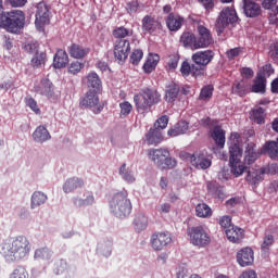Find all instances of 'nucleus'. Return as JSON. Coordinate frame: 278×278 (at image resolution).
<instances>
[{
    "label": "nucleus",
    "instance_id": "obj_1",
    "mask_svg": "<svg viewBox=\"0 0 278 278\" xmlns=\"http://www.w3.org/2000/svg\"><path fill=\"white\" fill-rule=\"evenodd\" d=\"M214 50H202L193 53L191 60L194 64H190L188 61L181 63L180 73L182 77H203L207 65L214 60Z\"/></svg>",
    "mask_w": 278,
    "mask_h": 278
},
{
    "label": "nucleus",
    "instance_id": "obj_2",
    "mask_svg": "<svg viewBox=\"0 0 278 278\" xmlns=\"http://www.w3.org/2000/svg\"><path fill=\"white\" fill-rule=\"evenodd\" d=\"M31 244L25 236L7 239L2 243L1 255L7 262H21L29 255Z\"/></svg>",
    "mask_w": 278,
    "mask_h": 278
},
{
    "label": "nucleus",
    "instance_id": "obj_3",
    "mask_svg": "<svg viewBox=\"0 0 278 278\" xmlns=\"http://www.w3.org/2000/svg\"><path fill=\"white\" fill-rule=\"evenodd\" d=\"M0 28L9 34H21V30L25 28V12L21 10L5 12L3 0H0Z\"/></svg>",
    "mask_w": 278,
    "mask_h": 278
},
{
    "label": "nucleus",
    "instance_id": "obj_4",
    "mask_svg": "<svg viewBox=\"0 0 278 278\" xmlns=\"http://www.w3.org/2000/svg\"><path fill=\"white\" fill-rule=\"evenodd\" d=\"M160 101H162V96L157 90L151 88L142 89L134 96V103L139 114H144L150 108L157 105Z\"/></svg>",
    "mask_w": 278,
    "mask_h": 278
},
{
    "label": "nucleus",
    "instance_id": "obj_5",
    "mask_svg": "<svg viewBox=\"0 0 278 278\" xmlns=\"http://www.w3.org/2000/svg\"><path fill=\"white\" fill-rule=\"evenodd\" d=\"M110 208L117 218H127L131 214V200L127 190L116 192L110 201Z\"/></svg>",
    "mask_w": 278,
    "mask_h": 278
},
{
    "label": "nucleus",
    "instance_id": "obj_6",
    "mask_svg": "<svg viewBox=\"0 0 278 278\" xmlns=\"http://www.w3.org/2000/svg\"><path fill=\"white\" fill-rule=\"evenodd\" d=\"M148 155L161 170H170L177 166V160L170 157L167 149H151Z\"/></svg>",
    "mask_w": 278,
    "mask_h": 278
},
{
    "label": "nucleus",
    "instance_id": "obj_7",
    "mask_svg": "<svg viewBox=\"0 0 278 278\" xmlns=\"http://www.w3.org/2000/svg\"><path fill=\"white\" fill-rule=\"evenodd\" d=\"M187 236L190 238L193 247H207L212 242V238L203 226H193L187 229Z\"/></svg>",
    "mask_w": 278,
    "mask_h": 278
},
{
    "label": "nucleus",
    "instance_id": "obj_8",
    "mask_svg": "<svg viewBox=\"0 0 278 278\" xmlns=\"http://www.w3.org/2000/svg\"><path fill=\"white\" fill-rule=\"evenodd\" d=\"M237 22H238V14L236 13L235 9L226 8L222 10L215 24L217 36H220V34L225 31L228 25H233V23H237Z\"/></svg>",
    "mask_w": 278,
    "mask_h": 278
},
{
    "label": "nucleus",
    "instance_id": "obj_9",
    "mask_svg": "<svg viewBox=\"0 0 278 278\" xmlns=\"http://www.w3.org/2000/svg\"><path fill=\"white\" fill-rule=\"evenodd\" d=\"M79 105L81 108H94L93 114H101L105 108L104 103L99 102V91H92V89H89L86 94L80 98Z\"/></svg>",
    "mask_w": 278,
    "mask_h": 278
},
{
    "label": "nucleus",
    "instance_id": "obj_10",
    "mask_svg": "<svg viewBox=\"0 0 278 278\" xmlns=\"http://www.w3.org/2000/svg\"><path fill=\"white\" fill-rule=\"evenodd\" d=\"M51 23V11L47 2L41 1L36 5L35 25L37 29H43L46 25Z\"/></svg>",
    "mask_w": 278,
    "mask_h": 278
},
{
    "label": "nucleus",
    "instance_id": "obj_11",
    "mask_svg": "<svg viewBox=\"0 0 278 278\" xmlns=\"http://www.w3.org/2000/svg\"><path fill=\"white\" fill-rule=\"evenodd\" d=\"M131 51V45L128 39H117L114 45V58L118 64H123L127 58H129V52Z\"/></svg>",
    "mask_w": 278,
    "mask_h": 278
},
{
    "label": "nucleus",
    "instance_id": "obj_12",
    "mask_svg": "<svg viewBox=\"0 0 278 278\" xmlns=\"http://www.w3.org/2000/svg\"><path fill=\"white\" fill-rule=\"evenodd\" d=\"M197 31L198 49H207V47H212V45H214V37H212V31L207 27L198 25Z\"/></svg>",
    "mask_w": 278,
    "mask_h": 278
},
{
    "label": "nucleus",
    "instance_id": "obj_13",
    "mask_svg": "<svg viewBox=\"0 0 278 278\" xmlns=\"http://www.w3.org/2000/svg\"><path fill=\"white\" fill-rule=\"evenodd\" d=\"M150 242L154 251H162L173 242V237L168 232H154L151 236Z\"/></svg>",
    "mask_w": 278,
    "mask_h": 278
},
{
    "label": "nucleus",
    "instance_id": "obj_14",
    "mask_svg": "<svg viewBox=\"0 0 278 278\" xmlns=\"http://www.w3.org/2000/svg\"><path fill=\"white\" fill-rule=\"evenodd\" d=\"M237 262L239 266L245 268L247 266H253V262H255V255L253 249L243 248L237 253Z\"/></svg>",
    "mask_w": 278,
    "mask_h": 278
},
{
    "label": "nucleus",
    "instance_id": "obj_15",
    "mask_svg": "<svg viewBox=\"0 0 278 278\" xmlns=\"http://www.w3.org/2000/svg\"><path fill=\"white\" fill-rule=\"evenodd\" d=\"M243 13L248 18L262 16V5L253 0H243Z\"/></svg>",
    "mask_w": 278,
    "mask_h": 278
},
{
    "label": "nucleus",
    "instance_id": "obj_16",
    "mask_svg": "<svg viewBox=\"0 0 278 278\" xmlns=\"http://www.w3.org/2000/svg\"><path fill=\"white\" fill-rule=\"evenodd\" d=\"M75 207H89L94 205V193L92 191L85 190L83 195L75 197L73 199Z\"/></svg>",
    "mask_w": 278,
    "mask_h": 278
},
{
    "label": "nucleus",
    "instance_id": "obj_17",
    "mask_svg": "<svg viewBox=\"0 0 278 278\" xmlns=\"http://www.w3.org/2000/svg\"><path fill=\"white\" fill-rule=\"evenodd\" d=\"M141 23L142 31L147 34H154L157 29H162V23L151 15L143 16Z\"/></svg>",
    "mask_w": 278,
    "mask_h": 278
},
{
    "label": "nucleus",
    "instance_id": "obj_18",
    "mask_svg": "<svg viewBox=\"0 0 278 278\" xmlns=\"http://www.w3.org/2000/svg\"><path fill=\"white\" fill-rule=\"evenodd\" d=\"M190 163L194 168H201L202 170H206V168H210L212 166V161L207 157H205V154L203 153H194L189 156Z\"/></svg>",
    "mask_w": 278,
    "mask_h": 278
},
{
    "label": "nucleus",
    "instance_id": "obj_19",
    "mask_svg": "<svg viewBox=\"0 0 278 278\" xmlns=\"http://www.w3.org/2000/svg\"><path fill=\"white\" fill-rule=\"evenodd\" d=\"M184 17L175 13H169L165 20L167 29H169V31H179V29H181V27L184 26Z\"/></svg>",
    "mask_w": 278,
    "mask_h": 278
},
{
    "label": "nucleus",
    "instance_id": "obj_20",
    "mask_svg": "<svg viewBox=\"0 0 278 278\" xmlns=\"http://www.w3.org/2000/svg\"><path fill=\"white\" fill-rule=\"evenodd\" d=\"M85 79L87 87L92 90V92H100L102 90L103 83L101 81V78L97 72L89 73Z\"/></svg>",
    "mask_w": 278,
    "mask_h": 278
},
{
    "label": "nucleus",
    "instance_id": "obj_21",
    "mask_svg": "<svg viewBox=\"0 0 278 278\" xmlns=\"http://www.w3.org/2000/svg\"><path fill=\"white\" fill-rule=\"evenodd\" d=\"M180 42L185 49H192V51H195L199 49L197 43V35L191 31H185L180 36Z\"/></svg>",
    "mask_w": 278,
    "mask_h": 278
},
{
    "label": "nucleus",
    "instance_id": "obj_22",
    "mask_svg": "<svg viewBox=\"0 0 278 278\" xmlns=\"http://www.w3.org/2000/svg\"><path fill=\"white\" fill-rule=\"evenodd\" d=\"M67 51L71 55V58H74L75 60H84L88 53H90V48H84L83 46H79L78 43H72Z\"/></svg>",
    "mask_w": 278,
    "mask_h": 278
},
{
    "label": "nucleus",
    "instance_id": "obj_23",
    "mask_svg": "<svg viewBox=\"0 0 278 278\" xmlns=\"http://www.w3.org/2000/svg\"><path fill=\"white\" fill-rule=\"evenodd\" d=\"M264 175H266V168L248 170L245 181L251 186H257L261 181H264Z\"/></svg>",
    "mask_w": 278,
    "mask_h": 278
},
{
    "label": "nucleus",
    "instance_id": "obj_24",
    "mask_svg": "<svg viewBox=\"0 0 278 278\" xmlns=\"http://www.w3.org/2000/svg\"><path fill=\"white\" fill-rule=\"evenodd\" d=\"M226 237L229 242L239 244L244 239V230L238 226H231V228L226 229Z\"/></svg>",
    "mask_w": 278,
    "mask_h": 278
},
{
    "label": "nucleus",
    "instance_id": "obj_25",
    "mask_svg": "<svg viewBox=\"0 0 278 278\" xmlns=\"http://www.w3.org/2000/svg\"><path fill=\"white\" fill-rule=\"evenodd\" d=\"M84 186H85L84 179L79 177H72L64 182L63 191L66 194H70V192H75L77 188H84Z\"/></svg>",
    "mask_w": 278,
    "mask_h": 278
},
{
    "label": "nucleus",
    "instance_id": "obj_26",
    "mask_svg": "<svg viewBox=\"0 0 278 278\" xmlns=\"http://www.w3.org/2000/svg\"><path fill=\"white\" fill-rule=\"evenodd\" d=\"M157 64H160V56L155 53H150L142 66L143 73L151 75L157 67Z\"/></svg>",
    "mask_w": 278,
    "mask_h": 278
},
{
    "label": "nucleus",
    "instance_id": "obj_27",
    "mask_svg": "<svg viewBox=\"0 0 278 278\" xmlns=\"http://www.w3.org/2000/svg\"><path fill=\"white\" fill-rule=\"evenodd\" d=\"M164 140V136L162 135V130L157 128H152L146 135V141L149 146L157 147L160 142Z\"/></svg>",
    "mask_w": 278,
    "mask_h": 278
},
{
    "label": "nucleus",
    "instance_id": "obj_28",
    "mask_svg": "<svg viewBox=\"0 0 278 278\" xmlns=\"http://www.w3.org/2000/svg\"><path fill=\"white\" fill-rule=\"evenodd\" d=\"M188 129H190V124H188L186 121H180L174 127H172L167 134L170 136V138H177V136H184Z\"/></svg>",
    "mask_w": 278,
    "mask_h": 278
},
{
    "label": "nucleus",
    "instance_id": "obj_29",
    "mask_svg": "<svg viewBox=\"0 0 278 278\" xmlns=\"http://www.w3.org/2000/svg\"><path fill=\"white\" fill-rule=\"evenodd\" d=\"M211 138L214 140L216 147L223 149L225 147V130L220 126H215L211 130Z\"/></svg>",
    "mask_w": 278,
    "mask_h": 278
},
{
    "label": "nucleus",
    "instance_id": "obj_30",
    "mask_svg": "<svg viewBox=\"0 0 278 278\" xmlns=\"http://www.w3.org/2000/svg\"><path fill=\"white\" fill-rule=\"evenodd\" d=\"M66 64H68V54L64 50H58L53 59L54 68H66Z\"/></svg>",
    "mask_w": 278,
    "mask_h": 278
},
{
    "label": "nucleus",
    "instance_id": "obj_31",
    "mask_svg": "<svg viewBox=\"0 0 278 278\" xmlns=\"http://www.w3.org/2000/svg\"><path fill=\"white\" fill-rule=\"evenodd\" d=\"M33 138L35 142H47V140H51V134L45 126H38L36 130L33 132Z\"/></svg>",
    "mask_w": 278,
    "mask_h": 278
},
{
    "label": "nucleus",
    "instance_id": "obj_32",
    "mask_svg": "<svg viewBox=\"0 0 278 278\" xmlns=\"http://www.w3.org/2000/svg\"><path fill=\"white\" fill-rule=\"evenodd\" d=\"M177 97H179V87L177 84H170L167 86L165 91V100L167 103H174L176 101Z\"/></svg>",
    "mask_w": 278,
    "mask_h": 278
},
{
    "label": "nucleus",
    "instance_id": "obj_33",
    "mask_svg": "<svg viewBox=\"0 0 278 278\" xmlns=\"http://www.w3.org/2000/svg\"><path fill=\"white\" fill-rule=\"evenodd\" d=\"M251 92H255V93L261 92L262 94H264V92H266V78H264L263 76H258L256 74L254 84L251 87Z\"/></svg>",
    "mask_w": 278,
    "mask_h": 278
},
{
    "label": "nucleus",
    "instance_id": "obj_34",
    "mask_svg": "<svg viewBox=\"0 0 278 278\" xmlns=\"http://www.w3.org/2000/svg\"><path fill=\"white\" fill-rule=\"evenodd\" d=\"M195 216L198 218H212V207L206 203H200L195 206Z\"/></svg>",
    "mask_w": 278,
    "mask_h": 278
},
{
    "label": "nucleus",
    "instance_id": "obj_35",
    "mask_svg": "<svg viewBox=\"0 0 278 278\" xmlns=\"http://www.w3.org/2000/svg\"><path fill=\"white\" fill-rule=\"evenodd\" d=\"M134 227L137 231H144L149 227V218L144 214H137L134 220Z\"/></svg>",
    "mask_w": 278,
    "mask_h": 278
},
{
    "label": "nucleus",
    "instance_id": "obj_36",
    "mask_svg": "<svg viewBox=\"0 0 278 278\" xmlns=\"http://www.w3.org/2000/svg\"><path fill=\"white\" fill-rule=\"evenodd\" d=\"M45 64H47V52H37L30 60L33 68H40V66H45Z\"/></svg>",
    "mask_w": 278,
    "mask_h": 278
},
{
    "label": "nucleus",
    "instance_id": "obj_37",
    "mask_svg": "<svg viewBox=\"0 0 278 278\" xmlns=\"http://www.w3.org/2000/svg\"><path fill=\"white\" fill-rule=\"evenodd\" d=\"M264 151L267 152V154L269 155V157L271 160H275L278 157V138L276 141H267L264 144Z\"/></svg>",
    "mask_w": 278,
    "mask_h": 278
},
{
    "label": "nucleus",
    "instance_id": "obj_38",
    "mask_svg": "<svg viewBox=\"0 0 278 278\" xmlns=\"http://www.w3.org/2000/svg\"><path fill=\"white\" fill-rule=\"evenodd\" d=\"M229 164H236V162H240V157H242V150L240 149V146H238V143L229 147Z\"/></svg>",
    "mask_w": 278,
    "mask_h": 278
},
{
    "label": "nucleus",
    "instance_id": "obj_39",
    "mask_svg": "<svg viewBox=\"0 0 278 278\" xmlns=\"http://www.w3.org/2000/svg\"><path fill=\"white\" fill-rule=\"evenodd\" d=\"M129 36H134V30L127 29L125 26H119L113 30V37L116 40H125Z\"/></svg>",
    "mask_w": 278,
    "mask_h": 278
},
{
    "label": "nucleus",
    "instance_id": "obj_40",
    "mask_svg": "<svg viewBox=\"0 0 278 278\" xmlns=\"http://www.w3.org/2000/svg\"><path fill=\"white\" fill-rule=\"evenodd\" d=\"M251 118L254 121V123H257V125H264L266 114L264 113V108L258 106L254 110H252Z\"/></svg>",
    "mask_w": 278,
    "mask_h": 278
},
{
    "label": "nucleus",
    "instance_id": "obj_41",
    "mask_svg": "<svg viewBox=\"0 0 278 278\" xmlns=\"http://www.w3.org/2000/svg\"><path fill=\"white\" fill-rule=\"evenodd\" d=\"M47 202V195L40 191H36L31 195V210L40 207Z\"/></svg>",
    "mask_w": 278,
    "mask_h": 278
},
{
    "label": "nucleus",
    "instance_id": "obj_42",
    "mask_svg": "<svg viewBox=\"0 0 278 278\" xmlns=\"http://www.w3.org/2000/svg\"><path fill=\"white\" fill-rule=\"evenodd\" d=\"M53 83H51V80L47 78L41 79L40 94H43L45 97H53Z\"/></svg>",
    "mask_w": 278,
    "mask_h": 278
},
{
    "label": "nucleus",
    "instance_id": "obj_43",
    "mask_svg": "<svg viewBox=\"0 0 278 278\" xmlns=\"http://www.w3.org/2000/svg\"><path fill=\"white\" fill-rule=\"evenodd\" d=\"M275 244V237L273 235H265L263 242L261 243V251L266 255L270 252V248Z\"/></svg>",
    "mask_w": 278,
    "mask_h": 278
},
{
    "label": "nucleus",
    "instance_id": "obj_44",
    "mask_svg": "<svg viewBox=\"0 0 278 278\" xmlns=\"http://www.w3.org/2000/svg\"><path fill=\"white\" fill-rule=\"evenodd\" d=\"M213 94H214V86L206 85L201 89L199 100L200 101H210V99H212Z\"/></svg>",
    "mask_w": 278,
    "mask_h": 278
},
{
    "label": "nucleus",
    "instance_id": "obj_45",
    "mask_svg": "<svg viewBox=\"0 0 278 278\" xmlns=\"http://www.w3.org/2000/svg\"><path fill=\"white\" fill-rule=\"evenodd\" d=\"M53 270L55 275H64V273L68 270V263L66 262V260L61 258L54 264Z\"/></svg>",
    "mask_w": 278,
    "mask_h": 278
},
{
    "label": "nucleus",
    "instance_id": "obj_46",
    "mask_svg": "<svg viewBox=\"0 0 278 278\" xmlns=\"http://www.w3.org/2000/svg\"><path fill=\"white\" fill-rule=\"evenodd\" d=\"M233 94H239V97H244L247 94V85L244 81H235L232 85Z\"/></svg>",
    "mask_w": 278,
    "mask_h": 278
},
{
    "label": "nucleus",
    "instance_id": "obj_47",
    "mask_svg": "<svg viewBox=\"0 0 278 278\" xmlns=\"http://www.w3.org/2000/svg\"><path fill=\"white\" fill-rule=\"evenodd\" d=\"M230 170L235 177H240V175H243V173L247 170V166L241 164L240 161H236L235 164H230Z\"/></svg>",
    "mask_w": 278,
    "mask_h": 278
},
{
    "label": "nucleus",
    "instance_id": "obj_48",
    "mask_svg": "<svg viewBox=\"0 0 278 278\" xmlns=\"http://www.w3.org/2000/svg\"><path fill=\"white\" fill-rule=\"evenodd\" d=\"M35 260H49L51 257V250L49 248H40L35 251Z\"/></svg>",
    "mask_w": 278,
    "mask_h": 278
},
{
    "label": "nucleus",
    "instance_id": "obj_49",
    "mask_svg": "<svg viewBox=\"0 0 278 278\" xmlns=\"http://www.w3.org/2000/svg\"><path fill=\"white\" fill-rule=\"evenodd\" d=\"M142 58H144V52H142V50L140 49L134 50L130 54V64L138 66Z\"/></svg>",
    "mask_w": 278,
    "mask_h": 278
},
{
    "label": "nucleus",
    "instance_id": "obj_50",
    "mask_svg": "<svg viewBox=\"0 0 278 278\" xmlns=\"http://www.w3.org/2000/svg\"><path fill=\"white\" fill-rule=\"evenodd\" d=\"M273 73H275V70L273 68V65L270 63L265 64L258 72L256 75H258V77H263L264 79H266V77H270V75H273Z\"/></svg>",
    "mask_w": 278,
    "mask_h": 278
},
{
    "label": "nucleus",
    "instance_id": "obj_51",
    "mask_svg": "<svg viewBox=\"0 0 278 278\" xmlns=\"http://www.w3.org/2000/svg\"><path fill=\"white\" fill-rule=\"evenodd\" d=\"M119 173L123 175V178L125 179V181H128V184H134V181H136L134 174H131V172H127V164L124 163L119 167Z\"/></svg>",
    "mask_w": 278,
    "mask_h": 278
},
{
    "label": "nucleus",
    "instance_id": "obj_52",
    "mask_svg": "<svg viewBox=\"0 0 278 278\" xmlns=\"http://www.w3.org/2000/svg\"><path fill=\"white\" fill-rule=\"evenodd\" d=\"M121 109V117H126L131 114V110H134V106L128 101L119 103Z\"/></svg>",
    "mask_w": 278,
    "mask_h": 278
},
{
    "label": "nucleus",
    "instance_id": "obj_53",
    "mask_svg": "<svg viewBox=\"0 0 278 278\" xmlns=\"http://www.w3.org/2000/svg\"><path fill=\"white\" fill-rule=\"evenodd\" d=\"M24 51H26V53H30V55H36V53L40 52V43L38 42L26 43L24 46Z\"/></svg>",
    "mask_w": 278,
    "mask_h": 278
},
{
    "label": "nucleus",
    "instance_id": "obj_54",
    "mask_svg": "<svg viewBox=\"0 0 278 278\" xmlns=\"http://www.w3.org/2000/svg\"><path fill=\"white\" fill-rule=\"evenodd\" d=\"M84 68V64L79 61H74L68 66V73L71 75H77L78 73H81V70Z\"/></svg>",
    "mask_w": 278,
    "mask_h": 278
},
{
    "label": "nucleus",
    "instance_id": "obj_55",
    "mask_svg": "<svg viewBox=\"0 0 278 278\" xmlns=\"http://www.w3.org/2000/svg\"><path fill=\"white\" fill-rule=\"evenodd\" d=\"M166 127H168V117L166 115L161 116L154 123V129H159L160 131H162V129H166Z\"/></svg>",
    "mask_w": 278,
    "mask_h": 278
},
{
    "label": "nucleus",
    "instance_id": "obj_56",
    "mask_svg": "<svg viewBox=\"0 0 278 278\" xmlns=\"http://www.w3.org/2000/svg\"><path fill=\"white\" fill-rule=\"evenodd\" d=\"M27 277H28L27 269H25V267L23 266H18L11 274L10 278H27Z\"/></svg>",
    "mask_w": 278,
    "mask_h": 278
},
{
    "label": "nucleus",
    "instance_id": "obj_57",
    "mask_svg": "<svg viewBox=\"0 0 278 278\" xmlns=\"http://www.w3.org/2000/svg\"><path fill=\"white\" fill-rule=\"evenodd\" d=\"M25 103L27 108H29L35 112V114H40V108H38V102H36L34 98L31 97L26 98Z\"/></svg>",
    "mask_w": 278,
    "mask_h": 278
},
{
    "label": "nucleus",
    "instance_id": "obj_58",
    "mask_svg": "<svg viewBox=\"0 0 278 278\" xmlns=\"http://www.w3.org/2000/svg\"><path fill=\"white\" fill-rule=\"evenodd\" d=\"M269 25H278V5L268 13Z\"/></svg>",
    "mask_w": 278,
    "mask_h": 278
},
{
    "label": "nucleus",
    "instance_id": "obj_59",
    "mask_svg": "<svg viewBox=\"0 0 278 278\" xmlns=\"http://www.w3.org/2000/svg\"><path fill=\"white\" fill-rule=\"evenodd\" d=\"M242 53V48H232L226 52L228 60H236Z\"/></svg>",
    "mask_w": 278,
    "mask_h": 278
},
{
    "label": "nucleus",
    "instance_id": "obj_60",
    "mask_svg": "<svg viewBox=\"0 0 278 278\" xmlns=\"http://www.w3.org/2000/svg\"><path fill=\"white\" fill-rule=\"evenodd\" d=\"M5 3L12 8H25L27 0H5Z\"/></svg>",
    "mask_w": 278,
    "mask_h": 278
},
{
    "label": "nucleus",
    "instance_id": "obj_61",
    "mask_svg": "<svg viewBox=\"0 0 278 278\" xmlns=\"http://www.w3.org/2000/svg\"><path fill=\"white\" fill-rule=\"evenodd\" d=\"M178 65H179V55H169V61L167 63L169 71H175V68H177Z\"/></svg>",
    "mask_w": 278,
    "mask_h": 278
},
{
    "label": "nucleus",
    "instance_id": "obj_62",
    "mask_svg": "<svg viewBox=\"0 0 278 278\" xmlns=\"http://www.w3.org/2000/svg\"><path fill=\"white\" fill-rule=\"evenodd\" d=\"M219 225L220 227H223L224 229H231V216L229 215H226V216H223L220 219H219Z\"/></svg>",
    "mask_w": 278,
    "mask_h": 278
},
{
    "label": "nucleus",
    "instance_id": "obj_63",
    "mask_svg": "<svg viewBox=\"0 0 278 278\" xmlns=\"http://www.w3.org/2000/svg\"><path fill=\"white\" fill-rule=\"evenodd\" d=\"M255 160H257V153H255V152H245V157H244L245 164L251 165L255 162Z\"/></svg>",
    "mask_w": 278,
    "mask_h": 278
},
{
    "label": "nucleus",
    "instance_id": "obj_64",
    "mask_svg": "<svg viewBox=\"0 0 278 278\" xmlns=\"http://www.w3.org/2000/svg\"><path fill=\"white\" fill-rule=\"evenodd\" d=\"M239 278H257V273L253 269L244 270Z\"/></svg>",
    "mask_w": 278,
    "mask_h": 278
}]
</instances>
